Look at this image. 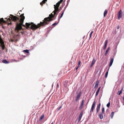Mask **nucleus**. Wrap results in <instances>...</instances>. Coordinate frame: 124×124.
<instances>
[{
	"mask_svg": "<svg viewBox=\"0 0 124 124\" xmlns=\"http://www.w3.org/2000/svg\"><path fill=\"white\" fill-rule=\"evenodd\" d=\"M101 87V86H100L98 89L97 91L96 92V95L95 96H96L99 93V92Z\"/></svg>",
	"mask_w": 124,
	"mask_h": 124,
	"instance_id": "dca6fc26",
	"label": "nucleus"
},
{
	"mask_svg": "<svg viewBox=\"0 0 124 124\" xmlns=\"http://www.w3.org/2000/svg\"><path fill=\"white\" fill-rule=\"evenodd\" d=\"M99 116L100 119H102L103 118V114L101 113H100Z\"/></svg>",
	"mask_w": 124,
	"mask_h": 124,
	"instance_id": "ddd939ff",
	"label": "nucleus"
},
{
	"mask_svg": "<svg viewBox=\"0 0 124 124\" xmlns=\"http://www.w3.org/2000/svg\"><path fill=\"white\" fill-rule=\"evenodd\" d=\"M64 11H62V14H61V16L59 17V18H58V19L59 20H59L60 19L62 16H63V13H64Z\"/></svg>",
	"mask_w": 124,
	"mask_h": 124,
	"instance_id": "f3484780",
	"label": "nucleus"
},
{
	"mask_svg": "<svg viewBox=\"0 0 124 124\" xmlns=\"http://www.w3.org/2000/svg\"><path fill=\"white\" fill-rule=\"evenodd\" d=\"M61 108V106L59 108V109H60Z\"/></svg>",
	"mask_w": 124,
	"mask_h": 124,
	"instance_id": "79ce46f5",
	"label": "nucleus"
},
{
	"mask_svg": "<svg viewBox=\"0 0 124 124\" xmlns=\"http://www.w3.org/2000/svg\"><path fill=\"white\" fill-rule=\"evenodd\" d=\"M55 15L54 14H53L52 13H51L49 15V16L45 18L42 22H40L37 25L35 24L32 25L31 29L33 30H35L39 28L41 26H45L46 25L48 24L50 21L53 20L52 18L54 17Z\"/></svg>",
	"mask_w": 124,
	"mask_h": 124,
	"instance_id": "f03ea898",
	"label": "nucleus"
},
{
	"mask_svg": "<svg viewBox=\"0 0 124 124\" xmlns=\"http://www.w3.org/2000/svg\"><path fill=\"white\" fill-rule=\"evenodd\" d=\"M23 52H24L25 53H29V51L28 50H23Z\"/></svg>",
	"mask_w": 124,
	"mask_h": 124,
	"instance_id": "a878e982",
	"label": "nucleus"
},
{
	"mask_svg": "<svg viewBox=\"0 0 124 124\" xmlns=\"http://www.w3.org/2000/svg\"><path fill=\"white\" fill-rule=\"evenodd\" d=\"M93 31H91V33L90 34V35L89 39H90V38H91L92 37V33H93Z\"/></svg>",
	"mask_w": 124,
	"mask_h": 124,
	"instance_id": "c756f323",
	"label": "nucleus"
},
{
	"mask_svg": "<svg viewBox=\"0 0 124 124\" xmlns=\"http://www.w3.org/2000/svg\"><path fill=\"white\" fill-rule=\"evenodd\" d=\"M114 60V58H112L111 59L109 63V66L110 67L112 65Z\"/></svg>",
	"mask_w": 124,
	"mask_h": 124,
	"instance_id": "1a4fd4ad",
	"label": "nucleus"
},
{
	"mask_svg": "<svg viewBox=\"0 0 124 124\" xmlns=\"http://www.w3.org/2000/svg\"><path fill=\"white\" fill-rule=\"evenodd\" d=\"M44 114L42 116H41L40 118V120H42L44 117Z\"/></svg>",
	"mask_w": 124,
	"mask_h": 124,
	"instance_id": "cd10ccee",
	"label": "nucleus"
},
{
	"mask_svg": "<svg viewBox=\"0 0 124 124\" xmlns=\"http://www.w3.org/2000/svg\"><path fill=\"white\" fill-rule=\"evenodd\" d=\"M51 124H53V122H52V123H51Z\"/></svg>",
	"mask_w": 124,
	"mask_h": 124,
	"instance_id": "c03bdc74",
	"label": "nucleus"
},
{
	"mask_svg": "<svg viewBox=\"0 0 124 124\" xmlns=\"http://www.w3.org/2000/svg\"><path fill=\"white\" fill-rule=\"evenodd\" d=\"M81 118H80V117H79V119H78V121H80V120H81Z\"/></svg>",
	"mask_w": 124,
	"mask_h": 124,
	"instance_id": "4c0bfd02",
	"label": "nucleus"
},
{
	"mask_svg": "<svg viewBox=\"0 0 124 124\" xmlns=\"http://www.w3.org/2000/svg\"><path fill=\"white\" fill-rule=\"evenodd\" d=\"M81 92H80L79 94H78L77 96L76 99V101H77L80 98L81 96Z\"/></svg>",
	"mask_w": 124,
	"mask_h": 124,
	"instance_id": "0eeeda50",
	"label": "nucleus"
},
{
	"mask_svg": "<svg viewBox=\"0 0 124 124\" xmlns=\"http://www.w3.org/2000/svg\"><path fill=\"white\" fill-rule=\"evenodd\" d=\"M108 13V12L107 10L106 9L104 13V17H105L106 15Z\"/></svg>",
	"mask_w": 124,
	"mask_h": 124,
	"instance_id": "a211bd4d",
	"label": "nucleus"
},
{
	"mask_svg": "<svg viewBox=\"0 0 124 124\" xmlns=\"http://www.w3.org/2000/svg\"><path fill=\"white\" fill-rule=\"evenodd\" d=\"M110 103L109 102L108 103V104L107 105V106L109 108V106L110 105Z\"/></svg>",
	"mask_w": 124,
	"mask_h": 124,
	"instance_id": "2f4dec72",
	"label": "nucleus"
},
{
	"mask_svg": "<svg viewBox=\"0 0 124 124\" xmlns=\"http://www.w3.org/2000/svg\"><path fill=\"white\" fill-rule=\"evenodd\" d=\"M107 42L108 40H106L105 41V42L104 44V50H105L106 48Z\"/></svg>",
	"mask_w": 124,
	"mask_h": 124,
	"instance_id": "f8f14e48",
	"label": "nucleus"
},
{
	"mask_svg": "<svg viewBox=\"0 0 124 124\" xmlns=\"http://www.w3.org/2000/svg\"><path fill=\"white\" fill-rule=\"evenodd\" d=\"M0 23H7V22L6 21L4 20L3 18H1L0 19Z\"/></svg>",
	"mask_w": 124,
	"mask_h": 124,
	"instance_id": "9b49d317",
	"label": "nucleus"
},
{
	"mask_svg": "<svg viewBox=\"0 0 124 124\" xmlns=\"http://www.w3.org/2000/svg\"><path fill=\"white\" fill-rule=\"evenodd\" d=\"M57 87H59V85H58V83L57 84Z\"/></svg>",
	"mask_w": 124,
	"mask_h": 124,
	"instance_id": "a19ab883",
	"label": "nucleus"
},
{
	"mask_svg": "<svg viewBox=\"0 0 124 124\" xmlns=\"http://www.w3.org/2000/svg\"><path fill=\"white\" fill-rule=\"evenodd\" d=\"M3 41L2 39H1V40H0V45H1V44H3Z\"/></svg>",
	"mask_w": 124,
	"mask_h": 124,
	"instance_id": "bb28decb",
	"label": "nucleus"
},
{
	"mask_svg": "<svg viewBox=\"0 0 124 124\" xmlns=\"http://www.w3.org/2000/svg\"><path fill=\"white\" fill-rule=\"evenodd\" d=\"M101 105V103H99L98 105L97 106H99V107H100Z\"/></svg>",
	"mask_w": 124,
	"mask_h": 124,
	"instance_id": "e433bc0d",
	"label": "nucleus"
},
{
	"mask_svg": "<svg viewBox=\"0 0 124 124\" xmlns=\"http://www.w3.org/2000/svg\"><path fill=\"white\" fill-rule=\"evenodd\" d=\"M100 109V107L97 106V113H98Z\"/></svg>",
	"mask_w": 124,
	"mask_h": 124,
	"instance_id": "412c9836",
	"label": "nucleus"
},
{
	"mask_svg": "<svg viewBox=\"0 0 124 124\" xmlns=\"http://www.w3.org/2000/svg\"><path fill=\"white\" fill-rule=\"evenodd\" d=\"M83 111H82L80 113V114H79V117H80V118H82V115H83Z\"/></svg>",
	"mask_w": 124,
	"mask_h": 124,
	"instance_id": "aec40b11",
	"label": "nucleus"
},
{
	"mask_svg": "<svg viewBox=\"0 0 124 124\" xmlns=\"http://www.w3.org/2000/svg\"><path fill=\"white\" fill-rule=\"evenodd\" d=\"M96 104V102L95 101H94L92 105V107L91 108V110H90V112H91L92 113L93 112V110L95 108V106Z\"/></svg>",
	"mask_w": 124,
	"mask_h": 124,
	"instance_id": "39448f33",
	"label": "nucleus"
},
{
	"mask_svg": "<svg viewBox=\"0 0 124 124\" xmlns=\"http://www.w3.org/2000/svg\"><path fill=\"white\" fill-rule=\"evenodd\" d=\"M117 29H119V25L117 26Z\"/></svg>",
	"mask_w": 124,
	"mask_h": 124,
	"instance_id": "ea45409f",
	"label": "nucleus"
},
{
	"mask_svg": "<svg viewBox=\"0 0 124 124\" xmlns=\"http://www.w3.org/2000/svg\"><path fill=\"white\" fill-rule=\"evenodd\" d=\"M47 0H43L40 3L41 5L42 6L43 5V4H44L47 1Z\"/></svg>",
	"mask_w": 124,
	"mask_h": 124,
	"instance_id": "9d476101",
	"label": "nucleus"
},
{
	"mask_svg": "<svg viewBox=\"0 0 124 124\" xmlns=\"http://www.w3.org/2000/svg\"><path fill=\"white\" fill-rule=\"evenodd\" d=\"M7 19V21H8V22H10L9 23H8V24L9 25V24H12L11 23V19L9 18H8L7 19V18H5V19Z\"/></svg>",
	"mask_w": 124,
	"mask_h": 124,
	"instance_id": "2eb2a0df",
	"label": "nucleus"
},
{
	"mask_svg": "<svg viewBox=\"0 0 124 124\" xmlns=\"http://www.w3.org/2000/svg\"><path fill=\"white\" fill-rule=\"evenodd\" d=\"M108 71L106 73L105 75V77L106 78L107 77V76L108 75Z\"/></svg>",
	"mask_w": 124,
	"mask_h": 124,
	"instance_id": "c85d7f7f",
	"label": "nucleus"
},
{
	"mask_svg": "<svg viewBox=\"0 0 124 124\" xmlns=\"http://www.w3.org/2000/svg\"><path fill=\"white\" fill-rule=\"evenodd\" d=\"M81 63V62L80 61V60L79 61H78V66H79V65Z\"/></svg>",
	"mask_w": 124,
	"mask_h": 124,
	"instance_id": "f704fd0d",
	"label": "nucleus"
},
{
	"mask_svg": "<svg viewBox=\"0 0 124 124\" xmlns=\"http://www.w3.org/2000/svg\"><path fill=\"white\" fill-rule=\"evenodd\" d=\"M79 67V66H77L76 68V70H77L78 69V68Z\"/></svg>",
	"mask_w": 124,
	"mask_h": 124,
	"instance_id": "58836bf2",
	"label": "nucleus"
},
{
	"mask_svg": "<svg viewBox=\"0 0 124 124\" xmlns=\"http://www.w3.org/2000/svg\"><path fill=\"white\" fill-rule=\"evenodd\" d=\"M84 102L85 101L83 99L80 104V106L79 108V110H81V109H82L83 108V106L84 104Z\"/></svg>",
	"mask_w": 124,
	"mask_h": 124,
	"instance_id": "423d86ee",
	"label": "nucleus"
},
{
	"mask_svg": "<svg viewBox=\"0 0 124 124\" xmlns=\"http://www.w3.org/2000/svg\"><path fill=\"white\" fill-rule=\"evenodd\" d=\"M2 62L6 64L8 63V62L6 60H2Z\"/></svg>",
	"mask_w": 124,
	"mask_h": 124,
	"instance_id": "6ab92c4d",
	"label": "nucleus"
},
{
	"mask_svg": "<svg viewBox=\"0 0 124 124\" xmlns=\"http://www.w3.org/2000/svg\"><path fill=\"white\" fill-rule=\"evenodd\" d=\"M63 1V0H60L58 2H59V3H60V4H61L62 2Z\"/></svg>",
	"mask_w": 124,
	"mask_h": 124,
	"instance_id": "c9c22d12",
	"label": "nucleus"
},
{
	"mask_svg": "<svg viewBox=\"0 0 124 124\" xmlns=\"http://www.w3.org/2000/svg\"><path fill=\"white\" fill-rule=\"evenodd\" d=\"M110 47H108L107 49L106 50V51L105 55L106 56L107 55V54L108 53V52H109V51L110 49Z\"/></svg>",
	"mask_w": 124,
	"mask_h": 124,
	"instance_id": "4468645a",
	"label": "nucleus"
},
{
	"mask_svg": "<svg viewBox=\"0 0 124 124\" xmlns=\"http://www.w3.org/2000/svg\"><path fill=\"white\" fill-rule=\"evenodd\" d=\"M123 100L124 101V96L123 97Z\"/></svg>",
	"mask_w": 124,
	"mask_h": 124,
	"instance_id": "37998d69",
	"label": "nucleus"
},
{
	"mask_svg": "<svg viewBox=\"0 0 124 124\" xmlns=\"http://www.w3.org/2000/svg\"><path fill=\"white\" fill-rule=\"evenodd\" d=\"M0 46H1L2 47V49L3 50H4V49L5 46L4 44V42L3 44H1V45H0Z\"/></svg>",
	"mask_w": 124,
	"mask_h": 124,
	"instance_id": "b1692460",
	"label": "nucleus"
},
{
	"mask_svg": "<svg viewBox=\"0 0 124 124\" xmlns=\"http://www.w3.org/2000/svg\"><path fill=\"white\" fill-rule=\"evenodd\" d=\"M104 111H105V108H104L103 107L102 109V112L101 113L103 114L104 113Z\"/></svg>",
	"mask_w": 124,
	"mask_h": 124,
	"instance_id": "393cba45",
	"label": "nucleus"
},
{
	"mask_svg": "<svg viewBox=\"0 0 124 124\" xmlns=\"http://www.w3.org/2000/svg\"><path fill=\"white\" fill-rule=\"evenodd\" d=\"M10 15L12 17L11 18L12 21L14 22L17 21L16 23V26L15 29V30L17 31H19L22 29V26L24 27H25V26H26L27 28H30L31 29V27L32 25L34 24L33 23H31L32 24L31 25L29 23H26L25 25L23 24L24 20L25 19V17L23 16V14H22L20 15V16L21 17V18L20 20H19L18 17L16 16H13L12 15Z\"/></svg>",
	"mask_w": 124,
	"mask_h": 124,
	"instance_id": "f257e3e1",
	"label": "nucleus"
},
{
	"mask_svg": "<svg viewBox=\"0 0 124 124\" xmlns=\"http://www.w3.org/2000/svg\"><path fill=\"white\" fill-rule=\"evenodd\" d=\"M60 4L58 2L57 3H56V5H54V10L53 12L52 13H54V15L56 14L57 15V13L58 11L59 10V8Z\"/></svg>",
	"mask_w": 124,
	"mask_h": 124,
	"instance_id": "7ed1b4c3",
	"label": "nucleus"
},
{
	"mask_svg": "<svg viewBox=\"0 0 124 124\" xmlns=\"http://www.w3.org/2000/svg\"><path fill=\"white\" fill-rule=\"evenodd\" d=\"M96 61V60L95 59V58H93V61H92V62L91 63V65L90 66L91 67H92L93 66L94 64L95 63Z\"/></svg>",
	"mask_w": 124,
	"mask_h": 124,
	"instance_id": "6e6552de",
	"label": "nucleus"
},
{
	"mask_svg": "<svg viewBox=\"0 0 124 124\" xmlns=\"http://www.w3.org/2000/svg\"><path fill=\"white\" fill-rule=\"evenodd\" d=\"M114 114V113L113 112H112L111 113L110 116L111 118H112L113 117V115Z\"/></svg>",
	"mask_w": 124,
	"mask_h": 124,
	"instance_id": "4be33fe9",
	"label": "nucleus"
},
{
	"mask_svg": "<svg viewBox=\"0 0 124 124\" xmlns=\"http://www.w3.org/2000/svg\"><path fill=\"white\" fill-rule=\"evenodd\" d=\"M59 22L58 21V22L57 23H54L52 25H56Z\"/></svg>",
	"mask_w": 124,
	"mask_h": 124,
	"instance_id": "473e14b6",
	"label": "nucleus"
},
{
	"mask_svg": "<svg viewBox=\"0 0 124 124\" xmlns=\"http://www.w3.org/2000/svg\"><path fill=\"white\" fill-rule=\"evenodd\" d=\"M122 89L120 91H118L117 93V94H118V95H120L121 94H122Z\"/></svg>",
	"mask_w": 124,
	"mask_h": 124,
	"instance_id": "5701e85b",
	"label": "nucleus"
},
{
	"mask_svg": "<svg viewBox=\"0 0 124 124\" xmlns=\"http://www.w3.org/2000/svg\"><path fill=\"white\" fill-rule=\"evenodd\" d=\"M99 82V81L98 80H97L96 81V82L95 85H98Z\"/></svg>",
	"mask_w": 124,
	"mask_h": 124,
	"instance_id": "7c9ffc66",
	"label": "nucleus"
},
{
	"mask_svg": "<svg viewBox=\"0 0 124 124\" xmlns=\"http://www.w3.org/2000/svg\"><path fill=\"white\" fill-rule=\"evenodd\" d=\"M122 10L120 9L117 13V19L118 20L120 19L122 17Z\"/></svg>",
	"mask_w": 124,
	"mask_h": 124,
	"instance_id": "20e7f679",
	"label": "nucleus"
},
{
	"mask_svg": "<svg viewBox=\"0 0 124 124\" xmlns=\"http://www.w3.org/2000/svg\"><path fill=\"white\" fill-rule=\"evenodd\" d=\"M98 85H96L95 84V86H94V88L95 89L97 88L98 87Z\"/></svg>",
	"mask_w": 124,
	"mask_h": 124,
	"instance_id": "72a5a7b5",
	"label": "nucleus"
}]
</instances>
